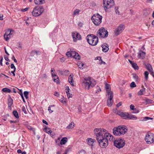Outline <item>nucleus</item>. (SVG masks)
<instances>
[{
    "label": "nucleus",
    "instance_id": "f257e3e1",
    "mask_svg": "<svg viewBox=\"0 0 154 154\" xmlns=\"http://www.w3.org/2000/svg\"><path fill=\"white\" fill-rule=\"evenodd\" d=\"M96 85L95 81L90 77L85 78L82 83V85L85 89L89 90Z\"/></svg>",
    "mask_w": 154,
    "mask_h": 154
},
{
    "label": "nucleus",
    "instance_id": "f03ea898",
    "mask_svg": "<svg viewBox=\"0 0 154 154\" xmlns=\"http://www.w3.org/2000/svg\"><path fill=\"white\" fill-rule=\"evenodd\" d=\"M88 43L92 46H95L97 44L98 40V38L93 34L88 35L86 37Z\"/></svg>",
    "mask_w": 154,
    "mask_h": 154
},
{
    "label": "nucleus",
    "instance_id": "7ed1b4c3",
    "mask_svg": "<svg viewBox=\"0 0 154 154\" xmlns=\"http://www.w3.org/2000/svg\"><path fill=\"white\" fill-rule=\"evenodd\" d=\"M106 130L103 129L96 128L94 130V134H95L96 139L98 140H101V139L104 138L105 133Z\"/></svg>",
    "mask_w": 154,
    "mask_h": 154
},
{
    "label": "nucleus",
    "instance_id": "20e7f679",
    "mask_svg": "<svg viewBox=\"0 0 154 154\" xmlns=\"http://www.w3.org/2000/svg\"><path fill=\"white\" fill-rule=\"evenodd\" d=\"M102 17L98 14H94L91 17L92 22L96 26H98L102 22Z\"/></svg>",
    "mask_w": 154,
    "mask_h": 154
},
{
    "label": "nucleus",
    "instance_id": "39448f33",
    "mask_svg": "<svg viewBox=\"0 0 154 154\" xmlns=\"http://www.w3.org/2000/svg\"><path fill=\"white\" fill-rule=\"evenodd\" d=\"M44 11V9L42 6L36 7L32 12V14L34 16H38L41 15Z\"/></svg>",
    "mask_w": 154,
    "mask_h": 154
},
{
    "label": "nucleus",
    "instance_id": "423d86ee",
    "mask_svg": "<svg viewBox=\"0 0 154 154\" xmlns=\"http://www.w3.org/2000/svg\"><path fill=\"white\" fill-rule=\"evenodd\" d=\"M114 145L116 147L119 149L122 148L125 144V140L122 139H118L115 140L114 142Z\"/></svg>",
    "mask_w": 154,
    "mask_h": 154
},
{
    "label": "nucleus",
    "instance_id": "0eeeda50",
    "mask_svg": "<svg viewBox=\"0 0 154 154\" xmlns=\"http://www.w3.org/2000/svg\"><path fill=\"white\" fill-rule=\"evenodd\" d=\"M108 32L103 27L99 29L97 32V35L99 37L106 38L108 36Z\"/></svg>",
    "mask_w": 154,
    "mask_h": 154
},
{
    "label": "nucleus",
    "instance_id": "6e6552de",
    "mask_svg": "<svg viewBox=\"0 0 154 154\" xmlns=\"http://www.w3.org/2000/svg\"><path fill=\"white\" fill-rule=\"evenodd\" d=\"M103 7L105 10L110 8L114 4V0H103Z\"/></svg>",
    "mask_w": 154,
    "mask_h": 154
},
{
    "label": "nucleus",
    "instance_id": "1a4fd4ad",
    "mask_svg": "<svg viewBox=\"0 0 154 154\" xmlns=\"http://www.w3.org/2000/svg\"><path fill=\"white\" fill-rule=\"evenodd\" d=\"M154 135L151 133H147L145 138V140L147 144H150L154 142Z\"/></svg>",
    "mask_w": 154,
    "mask_h": 154
},
{
    "label": "nucleus",
    "instance_id": "9d476101",
    "mask_svg": "<svg viewBox=\"0 0 154 154\" xmlns=\"http://www.w3.org/2000/svg\"><path fill=\"white\" fill-rule=\"evenodd\" d=\"M14 31L12 29H8L6 31L4 35V38L6 41H8L11 38L13 35Z\"/></svg>",
    "mask_w": 154,
    "mask_h": 154
},
{
    "label": "nucleus",
    "instance_id": "9b49d317",
    "mask_svg": "<svg viewBox=\"0 0 154 154\" xmlns=\"http://www.w3.org/2000/svg\"><path fill=\"white\" fill-rule=\"evenodd\" d=\"M100 146L103 148H105L107 147L108 144V142L107 139H105L104 137L101 139V140H97Z\"/></svg>",
    "mask_w": 154,
    "mask_h": 154
},
{
    "label": "nucleus",
    "instance_id": "f8f14e48",
    "mask_svg": "<svg viewBox=\"0 0 154 154\" xmlns=\"http://www.w3.org/2000/svg\"><path fill=\"white\" fill-rule=\"evenodd\" d=\"M124 28L125 27L124 25H120L115 29L114 31L115 35L116 36H117L119 35L124 30Z\"/></svg>",
    "mask_w": 154,
    "mask_h": 154
},
{
    "label": "nucleus",
    "instance_id": "ddd939ff",
    "mask_svg": "<svg viewBox=\"0 0 154 154\" xmlns=\"http://www.w3.org/2000/svg\"><path fill=\"white\" fill-rule=\"evenodd\" d=\"M108 96V99L107 101V105L109 107H111L113 102V93H111V94L107 95Z\"/></svg>",
    "mask_w": 154,
    "mask_h": 154
},
{
    "label": "nucleus",
    "instance_id": "4468645a",
    "mask_svg": "<svg viewBox=\"0 0 154 154\" xmlns=\"http://www.w3.org/2000/svg\"><path fill=\"white\" fill-rule=\"evenodd\" d=\"M72 36L74 42H76L77 41L81 39V37L80 34L77 32H72Z\"/></svg>",
    "mask_w": 154,
    "mask_h": 154
},
{
    "label": "nucleus",
    "instance_id": "2eb2a0df",
    "mask_svg": "<svg viewBox=\"0 0 154 154\" xmlns=\"http://www.w3.org/2000/svg\"><path fill=\"white\" fill-rule=\"evenodd\" d=\"M88 144L91 147V149L93 148L96 143V141L95 139L89 138L86 140Z\"/></svg>",
    "mask_w": 154,
    "mask_h": 154
},
{
    "label": "nucleus",
    "instance_id": "dca6fc26",
    "mask_svg": "<svg viewBox=\"0 0 154 154\" xmlns=\"http://www.w3.org/2000/svg\"><path fill=\"white\" fill-rule=\"evenodd\" d=\"M106 132L107 131L106 130L104 136V138L105 139H107L108 142V140H109V141L112 140L113 138V136L112 135L108 133L107 132Z\"/></svg>",
    "mask_w": 154,
    "mask_h": 154
},
{
    "label": "nucleus",
    "instance_id": "f3484780",
    "mask_svg": "<svg viewBox=\"0 0 154 154\" xmlns=\"http://www.w3.org/2000/svg\"><path fill=\"white\" fill-rule=\"evenodd\" d=\"M119 128L120 130V131L121 135L124 134L128 131V128L125 126H119Z\"/></svg>",
    "mask_w": 154,
    "mask_h": 154
},
{
    "label": "nucleus",
    "instance_id": "a211bd4d",
    "mask_svg": "<svg viewBox=\"0 0 154 154\" xmlns=\"http://www.w3.org/2000/svg\"><path fill=\"white\" fill-rule=\"evenodd\" d=\"M120 131L119 126L117 128H114L113 129V133L115 135L120 136L121 135Z\"/></svg>",
    "mask_w": 154,
    "mask_h": 154
},
{
    "label": "nucleus",
    "instance_id": "6ab92c4d",
    "mask_svg": "<svg viewBox=\"0 0 154 154\" xmlns=\"http://www.w3.org/2000/svg\"><path fill=\"white\" fill-rule=\"evenodd\" d=\"M119 115L125 119H128L129 113L125 112H119Z\"/></svg>",
    "mask_w": 154,
    "mask_h": 154
},
{
    "label": "nucleus",
    "instance_id": "aec40b11",
    "mask_svg": "<svg viewBox=\"0 0 154 154\" xmlns=\"http://www.w3.org/2000/svg\"><path fill=\"white\" fill-rule=\"evenodd\" d=\"M105 88L106 90L107 95L111 94V93H113L112 92L110 91V87L109 84H106Z\"/></svg>",
    "mask_w": 154,
    "mask_h": 154
},
{
    "label": "nucleus",
    "instance_id": "412c9836",
    "mask_svg": "<svg viewBox=\"0 0 154 154\" xmlns=\"http://www.w3.org/2000/svg\"><path fill=\"white\" fill-rule=\"evenodd\" d=\"M52 76L54 81L57 83L59 82V79L57 75H56L55 74H54V73H52Z\"/></svg>",
    "mask_w": 154,
    "mask_h": 154
},
{
    "label": "nucleus",
    "instance_id": "4be33fe9",
    "mask_svg": "<svg viewBox=\"0 0 154 154\" xmlns=\"http://www.w3.org/2000/svg\"><path fill=\"white\" fill-rule=\"evenodd\" d=\"M102 50L104 52H107L109 48L108 45L106 44H104L103 45H102Z\"/></svg>",
    "mask_w": 154,
    "mask_h": 154
},
{
    "label": "nucleus",
    "instance_id": "5701e85b",
    "mask_svg": "<svg viewBox=\"0 0 154 154\" xmlns=\"http://www.w3.org/2000/svg\"><path fill=\"white\" fill-rule=\"evenodd\" d=\"M145 53L143 51H140L138 54V57L143 59L145 57Z\"/></svg>",
    "mask_w": 154,
    "mask_h": 154
},
{
    "label": "nucleus",
    "instance_id": "b1692460",
    "mask_svg": "<svg viewBox=\"0 0 154 154\" xmlns=\"http://www.w3.org/2000/svg\"><path fill=\"white\" fill-rule=\"evenodd\" d=\"M73 74H71L69 77L68 81L69 82L70 84L72 86H74L73 85Z\"/></svg>",
    "mask_w": 154,
    "mask_h": 154
},
{
    "label": "nucleus",
    "instance_id": "393cba45",
    "mask_svg": "<svg viewBox=\"0 0 154 154\" xmlns=\"http://www.w3.org/2000/svg\"><path fill=\"white\" fill-rule=\"evenodd\" d=\"M142 88H143L140 89L137 93V95L138 96L143 95L145 91V88H144L143 85L142 86Z\"/></svg>",
    "mask_w": 154,
    "mask_h": 154
},
{
    "label": "nucleus",
    "instance_id": "a878e982",
    "mask_svg": "<svg viewBox=\"0 0 154 154\" xmlns=\"http://www.w3.org/2000/svg\"><path fill=\"white\" fill-rule=\"evenodd\" d=\"M80 12L81 11L79 9H76L74 10L72 14L73 16L74 17L78 15Z\"/></svg>",
    "mask_w": 154,
    "mask_h": 154
},
{
    "label": "nucleus",
    "instance_id": "bb28decb",
    "mask_svg": "<svg viewBox=\"0 0 154 154\" xmlns=\"http://www.w3.org/2000/svg\"><path fill=\"white\" fill-rule=\"evenodd\" d=\"M75 126V124L73 122H72L68 125L66 127V129H72Z\"/></svg>",
    "mask_w": 154,
    "mask_h": 154
},
{
    "label": "nucleus",
    "instance_id": "cd10ccee",
    "mask_svg": "<svg viewBox=\"0 0 154 154\" xmlns=\"http://www.w3.org/2000/svg\"><path fill=\"white\" fill-rule=\"evenodd\" d=\"M67 141V138L66 137L63 138L61 140L60 144L61 145L65 144Z\"/></svg>",
    "mask_w": 154,
    "mask_h": 154
},
{
    "label": "nucleus",
    "instance_id": "c85d7f7f",
    "mask_svg": "<svg viewBox=\"0 0 154 154\" xmlns=\"http://www.w3.org/2000/svg\"><path fill=\"white\" fill-rule=\"evenodd\" d=\"M128 119L133 120H136L137 119V118L134 115L130 114H129V116H128Z\"/></svg>",
    "mask_w": 154,
    "mask_h": 154
},
{
    "label": "nucleus",
    "instance_id": "c756f323",
    "mask_svg": "<svg viewBox=\"0 0 154 154\" xmlns=\"http://www.w3.org/2000/svg\"><path fill=\"white\" fill-rule=\"evenodd\" d=\"M145 66L149 72L153 70L152 66L150 64H145Z\"/></svg>",
    "mask_w": 154,
    "mask_h": 154
},
{
    "label": "nucleus",
    "instance_id": "7c9ffc66",
    "mask_svg": "<svg viewBox=\"0 0 154 154\" xmlns=\"http://www.w3.org/2000/svg\"><path fill=\"white\" fill-rule=\"evenodd\" d=\"M43 1H44V0H35L34 2L35 4L40 5L43 3Z\"/></svg>",
    "mask_w": 154,
    "mask_h": 154
},
{
    "label": "nucleus",
    "instance_id": "2f4dec72",
    "mask_svg": "<svg viewBox=\"0 0 154 154\" xmlns=\"http://www.w3.org/2000/svg\"><path fill=\"white\" fill-rule=\"evenodd\" d=\"M13 104V99L11 97H9L8 99V106H11Z\"/></svg>",
    "mask_w": 154,
    "mask_h": 154
},
{
    "label": "nucleus",
    "instance_id": "473e14b6",
    "mask_svg": "<svg viewBox=\"0 0 154 154\" xmlns=\"http://www.w3.org/2000/svg\"><path fill=\"white\" fill-rule=\"evenodd\" d=\"M39 52V51H32L31 53V56H33L35 54L37 55L38 54V53Z\"/></svg>",
    "mask_w": 154,
    "mask_h": 154
},
{
    "label": "nucleus",
    "instance_id": "72a5a7b5",
    "mask_svg": "<svg viewBox=\"0 0 154 154\" xmlns=\"http://www.w3.org/2000/svg\"><path fill=\"white\" fill-rule=\"evenodd\" d=\"M59 100L61 103H66V99L63 96H61V98L59 99Z\"/></svg>",
    "mask_w": 154,
    "mask_h": 154
},
{
    "label": "nucleus",
    "instance_id": "f704fd0d",
    "mask_svg": "<svg viewBox=\"0 0 154 154\" xmlns=\"http://www.w3.org/2000/svg\"><path fill=\"white\" fill-rule=\"evenodd\" d=\"M77 64L79 68L80 69H83L82 67L84 65V63H82L81 62H78Z\"/></svg>",
    "mask_w": 154,
    "mask_h": 154
},
{
    "label": "nucleus",
    "instance_id": "c9c22d12",
    "mask_svg": "<svg viewBox=\"0 0 154 154\" xmlns=\"http://www.w3.org/2000/svg\"><path fill=\"white\" fill-rule=\"evenodd\" d=\"M2 91L4 92L10 93L11 92V90L7 88H4L2 89Z\"/></svg>",
    "mask_w": 154,
    "mask_h": 154
},
{
    "label": "nucleus",
    "instance_id": "e433bc0d",
    "mask_svg": "<svg viewBox=\"0 0 154 154\" xmlns=\"http://www.w3.org/2000/svg\"><path fill=\"white\" fill-rule=\"evenodd\" d=\"M44 130L48 134H50L52 132V131L50 130L49 128H46L44 129Z\"/></svg>",
    "mask_w": 154,
    "mask_h": 154
},
{
    "label": "nucleus",
    "instance_id": "4c0bfd02",
    "mask_svg": "<svg viewBox=\"0 0 154 154\" xmlns=\"http://www.w3.org/2000/svg\"><path fill=\"white\" fill-rule=\"evenodd\" d=\"M13 114L14 116L16 118H19V116L18 112L16 111H14L13 112Z\"/></svg>",
    "mask_w": 154,
    "mask_h": 154
},
{
    "label": "nucleus",
    "instance_id": "58836bf2",
    "mask_svg": "<svg viewBox=\"0 0 154 154\" xmlns=\"http://www.w3.org/2000/svg\"><path fill=\"white\" fill-rule=\"evenodd\" d=\"M132 67L135 69H138L139 67L137 66V64L135 63H134L132 64Z\"/></svg>",
    "mask_w": 154,
    "mask_h": 154
},
{
    "label": "nucleus",
    "instance_id": "ea45409f",
    "mask_svg": "<svg viewBox=\"0 0 154 154\" xmlns=\"http://www.w3.org/2000/svg\"><path fill=\"white\" fill-rule=\"evenodd\" d=\"M149 73L147 71H145L144 72V75L145 80L147 81L148 78Z\"/></svg>",
    "mask_w": 154,
    "mask_h": 154
},
{
    "label": "nucleus",
    "instance_id": "a19ab883",
    "mask_svg": "<svg viewBox=\"0 0 154 154\" xmlns=\"http://www.w3.org/2000/svg\"><path fill=\"white\" fill-rule=\"evenodd\" d=\"M144 100L147 103H152L153 102V101L152 100L149 99H145Z\"/></svg>",
    "mask_w": 154,
    "mask_h": 154
},
{
    "label": "nucleus",
    "instance_id": "79ce46f5",
    "mask_svg": "<svg viewBox=\"0 0 154 154\" xmlns=\"http://www.w3.org/2000/svg\"><path fill=\"white\" fill-rule=\"evenodd\" d=\"M73 58L75 59H76L79 60L80 59V56L79 54L77 53L76 54H75L74 57H73Z\"/></svg>",
    "mask_w": 154,
    "mask_h": 154
},
{
    "label": "nucleus",
    "instance_id": "37998d69",
    "mask_svg": "<svg viewBox=\"0 0 154 154\" xmlns=\"http://www.w3.org/2000/svg\"><path fill=\"white\" fill-rule=\"evenodd\" d=\"M153 119V118H150L148 117H146L143 118V121H146L147 120L151 119L152 120Z\"/></svg>",
    "mask_w": 154,
    "mask_h": 154
},
{
    "label": "nucleus",
    "instance_id": "c03bdc74",
    "mask_svg": "<svg viewBox=\"0 0 154 154\" xmlns=\"http://www.w3.org/2000/svg\"><path fill=\"white\" fill-rule=\"evenodd\" d=\"M69 91H66V93L67 94V95L68 98H69L70 97H72V94H69Z\"/></svg>",
    "mask_w": 154,
    "mask_h": 154
},
{
    "label": "nucleus",
    "instance_id": "a18cd8bd",
    "mask_svg": "<svg viewBox=\"0 0 154 154\" xmlns=\"http://www.w3.org/2000/svg\"><path fill=\"white\" fill-rule=\"evenodd\" d=\"M77 53L75 51H71V57H73Z\"/></svg>",
    "mask_w": 154,
    "mask_h": 154
},
{
    "label": "nucleus",
    "instance_id": "49530a36",
    "mask_svg": "<svg viewBox=\"0 0 154 154\" xmlns=\"http://www.w3.org/2000/svg\"><path fill=\"white\" fill-rule=\"evenodd\" d=\"M29 93L27 91H25L24 92V96L26 99H27L28 98V95Z\"/></svg>",
    "mask_w": 154,
    "mask_h": 154
},
{
    "label": "nucleus",
    "instance_id": "de8ad7c7",
    "mask_svg": "<svg viewBox=\"0 0 154 154\" xmlns=\"http://www.w3.org/2000/svg\"><path fill=\"white\" fill-rule=\"evenodd\" d=\"M54 106V105H50L49 106L48 110L50 113H52V112H53V111L51 110V108L52 107Z\"/></svg>",
    "mask_w": 154,
    "mask_h": 154
},
{
    "label": "nucleus",
    "instance_id": "09e8293b",
    "mask_svg": "<svg viewBox=\"0 0 154 154\" xmlns=\"http://www.w3.org/2000/svg\"><path fill=\"white\" fill-rule=\"evenodd\" d=\"M130 86L131 88H134L136 87V85L134 82H132Z\"/></svg>",
    "mask_w": 154,
    "mask_h": 154
},
{
    "label": "nucleus",
    "instance_id": "8fccbe9b",
    "mask_svg": "<svg viewBox=\"0 0 154 154\" xmlns=\"http://www.w3.org/2000/svg\"><path fill=\"white\" fill-rule=\"evenodd\" d=\"M22 111H23V112H24V113L25 114L27 113V112H26V109L24 106H22Z\"/></svg>",
    "mask_w": 154,
    "mask_h": 154
},
{
    "label": "nucleus",
    "instance_id": "3c124183",
    "mask_svg": "<svg viewBox=\"0 0 154 154\" xmlns=\"http://www.w3.org/2000/svg\"><path fill=\"white\" fill-rule=\"evenodd\" d=\"M11 68L13 69H14V70H16V68L15 67V66L14 65L13 63H11Z\"/></svg>",
    "mask_w": 154,
    "mask_h": 154
},
{
    "label": "nucleus",
    "instance_id": "603ef678",
    "mask_svg": "<svg viewBox=\"0 0 154 154\" xmlns=\"http://www.w3.org/2000/svg\"><path fill=\"white\" fill-rule=\"evenodd\" d=\"M132 75L133 77L134 78V79L136 80L138 78V76L136 74H133Z\"/></svg>",
    "mask_w": 154,
    "mask_h": 154
},
{
    "label": "nucleus",
    "instance_id": "864d4df0",
    "mask_svg": "<svg viewBox=\"0 0 154 154\" xmlns=\"http://www.w3.org/2000/svg\"><path fill=\"white\" fill-rule=\"evenodd\" d=\"M71 52H67L66 53V55L68 57H71Z\"/></svg>",
    "mask_w": 154,
    "mask_h": 154
},
{
    "label": "nucleus",
    "instance_id": "5fc2aeb1",
    "mask_svg": "<svg viewBox=\"0 0 154 154\" xmlns=\"http://www.w3.org/2000/svg\"><path fill=\"white\" fill-rule=\"evenodd\" d=\"M133 110V113H137L139 112V111L136 108H134V110Z\"/></svg>",
    "mask_w": 154,
    "mask_h": 154
},
{
    "label": "nucleus",
    "instance_id": "6e6d98bb",
    "mask_svg": "<svg viewBox=\"0 0 154 154\" xmlns=\"http://www.w3.org/2000/svg\"><path fill=\"white\" fill-rule=\"evenodd\" d=\"M113 112H114L115 113H116L117 114L119 115V112H118V111L117 110V109H114L113 110Z\"/></svg>",
    "mask_w": 154,
    "mask_h": 154
},
{
    "label": "nucleus",
    "instance_id": "4d7b16f0",
    "mask_svg": "<svg viewBox=\"0 0 154 154\" xmlns=\"http://www.w3.org/2000/svg\"><path fill=\"white\" fill-rule=\"evenodd\" d=\"M134 105L131 104L130 106V108L131 110H133L134 109Z\"/></svg>",
    "mask_w": 154,
    "mask_h": 154
},
{
    "label": "nucleus",
    "instance_id": "13d9d810",
    "mask_svg": "<svg viewBox=\"0 0 154 154\" xmlns=\"http://www.w3.org/2000/svg\"><path fill=\"white\" fill-rule=\"evenodd\" d=\"M54 95L57 97H58L59 96V94L58 92H55L54 94Z\"/></svg>",
    "mask_w": 154,
    "mask_h": 154
},
{
    "label": "nucleus",
    "instance_id": "bf43d9fd",
    "mask_svg": "<svg viewBox=\"0 0 154 154\" xmlns=\"http://www.w3.org/2000/svg\"><path fill=\"white\" fill-rule=\"evenodd\" d=\"M78 25L80 27H81L82 26L83 23L82 22H79L78 23Z\"/></svg>",
    "mask_w": 154,
    "mask_h": 154
},
{
    "label": "nucleus",
    "instance_id": "052dcab7",
    "mask_svg": "<svg viewBox=\"0 0 154 154\" xmlns=\"http://www.w3.org/2000/svg\"><path fill=\"white\" fill-rule=\"evenodd\" d=\"M28 9V8H26L24 9H21V11L23 12H25Z\"/></svg>",
    "mask_w": 154,
    "mask_h": 154
},
{
    "label": "nucleus",
    "instance_id": "680f3d73",
    "mask_svg": "<svg viewBox=\"0 0 154 154\" xmlns=\"http://www.w3.org/2000/svg\"><path fill=\"white\" fill-rule=\"evenodd\" d=\"M1 57V58L0 60V64L2 66L3 64H2V60H3V57Z\"/></svg>",
    "mask_w": 154,
    "mask_h": 154
},
{
    "label": "nucleus",
    "instance_id": "e2e57ef3",
    "mask_svg": "<svg viewBox=\"0 0 154 154\" xmlns=\"http://www.w3.org/2000/svg\"><path fill=\"white\" fill-rule=\"evenodd\" d=\"M27 127L28 129L29 130H33V128H32L30 126H27Z\"/></svg>",
    "mask_w": 154,
    "mask_h": 154
},
{
    "label": "nucleus",
    "instance_id": "0e129e2a",
    "mask_svg": "<svg viewBox=\"0 0 154 154\" xmlns=\"http://www.w3.org/2000/svg\"><path fill=\"white\" fill-rule=\"evenodd\" d=\"M99 63L100 64L103 63V64H106L105 62L103 61L101 59V60H100Z\"/></svg>",
    "mask_w": 154,
    "mask_h": 154
},
{
    "label": "nucleus",
    "instance_id": "69168bd1",
    "mask_svg": "<svg viewBox=\"0 0 154 154\" xmlns=\"http://www.w3.org/2000/svg\"><path fill=\"white\" fill-rule=\"evenodd\" d=\"M42 122L43 123L47 125H48V123L45 120H42Z\"/></svg>",
    "mask_w": 154,
    "mask_h": 154
},
{
    "label": "nucleus",
    "instance_id": "338daca9",
    "mask_svg": "<svg viewBox=\"0 0 154 154\" xmlns=\"http://www.w3.org/2000/svg\"><path fill=\"white\" fill-rule=\"evenodd\" d=\"M122 103L121 102H119L117 104L116 106L117 107H119V106H121L122 105Z\"/></svg>",
    "mask_w": 154,
    "mask_h": 154
},
{
    "label": "nucleus",
    "instance_id": "774afa93",
    "mask_svg": "<svg viewBox=\"0 0 154 154\" xmlns=\"http://www.w3.org/2000/svg\"><path fill=\"white\" fill-rule=\"evenodd\" d=\"M5 59L8 61H10V60L8 57H5Z\"/></svg>",
    "mask_w": 154,
    "mask_h": 154
}]
</instances>
